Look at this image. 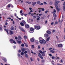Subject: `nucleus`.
Wrapping results in <instances>:
<instances>
[{
  "mask_svg": "<svg viewBox=\"0 0 65 65\" xmlns=\"http://www.w3.org/2000/svg\"><path fill=\"white\" fill-rule=\"evenodd\" d=\"M25 26L26 28H29V25L28 24H26V25H25Z\"/></svg>",
  "mask_w": 65,
  "mask_h": 65,
  "instance_id": "obj_11",
  "label": "nucleus"
},
{
  "mask_svg": "<svg viewBox=\"0 0 65 65\" xmlns=\"http://www.w3.org/2000/svg\"><path fill=\"white\" fill-rule=\"evenodd\" d=\"M21 50H19L18 51V52L21 53Z\"/></svg>",
  "mask_w": 65,
  "mask_h": 65,
  "instance_id": "obj_58",
  "label": "nucleus"
},
{
  "mask_svg": "<svg viewBox=\"0 0 65 65\" xmlns=\"http://www.w3.org/2000/svg\"><path fill=\"white\" fill-rule=\"evenodd\" d=\"M24 54V52H22L21 53V55H23Z\"/></svg>",
  "mask_w": 65,
  "mask_h": 65,
  "instance_id": "obj_33",
  "label": "nucleus"
},
{
  "mask_svg": "<svg viewBox=\"0 0 65 65\" xmlns=\"http://www.w3.org/2000/svg\"><path fill=\"white\" fill-rule=\"evenodd\" d=\"M39 55H38V56H39L40 57L41 56V54H40V53H39Z\"/></svg>",
  "mask_w": 65,
  "mask_h": 65,
  "instance_id": "obj_36",
  "label": "nucleus"
},
{
  "mask_svg": "<svg viewBox=\"0 0 65 65\" xmlns=\"http://www.w3.org/2000/svg\"><path fill=\"white\" fill-rule=\"evenodd\" d=\"M24 37L25 39H26L27 38V37L26 36H25Z\"/></svg>",
  "mask_w": 65,
  "mask_h": 65,
  "instance_id": "obj_29",
  "label": "nucleus"
},
{
  "mask_svg": "<svg viewBox=\"0 0 65 65\" xmlns=\"http://www.w3.org/2000/svg\"><path fill=\"white\" fill-rule=\"evenodd\" d=\"M42 10L43 11L44 10V9L43 8L42 9Z\"/></svg>",
  "mask_w": 65,
  "mask_h": 65,
  "instance_id": "obj_47",
  "label": "nucleus"
},
{
  "mask_svg": "<svg viewBox=\"0 0 65 65\" xmlns=\"http://www.w3.org/2000/svg\"><path fill=\"white\" fill-rule=\"evenodd\" d=\"M10 33L11 34H13V31L11 30L10 31Z\"/></svg>",
  "mask_w": 65,
  "mask_h": 65,
  "instance_id": "obj_18",
  "label": "nucleus"
},
{
  "mask_svg": "<svg viewBox=\"0 0 65 65\" xmlns=\"http://www.w3.org/2000/svg\"><path fill=\"white\" fill-rule=\"evenodd\" d=\"M43 56H45V54H44V53H43L42 54V55Z\"/></svg>",
  "mask_w": 65,
  "mask_h": 65,
  "instance_id": "obj_46",
  "label": "nucleus"
},
{
  "mask_svg": "<svg viewBox=\"0 0 65 65\" xmlns=\"http://www.w3.org/2000/svg\"><path fill=\"white\" fill-rule=\"evenodd\" d=\"M42 39V38L40 37L39 38V40H40V43H41V44H42L43 43H44L45 44V43H46V41L45 40H41Z\"/></svg>",
  "mask_w": 65,
  "mask_h": 65,
  "instance_id": "obj_1",
  "label": "nucleus"
},
{
  "mask_svg": "<svg viewBox=\"0 0 65 65\" xmlns=\"http://www.w3.org/2000/svg\"><path fill=\"white\" fill-rule=\"evenodd\" d=\"M20 24L22 26H24V23H23L21 22Z\"/></svg>",
  "mask_w": 65,
  "mask_h": 65,
  "instance_id": "obj_16",
  "label": "nucleus"
},
{
  "mask_svg": "<svg viewBox=\"0 0 65 65\" xmlns=\"http://www.w3.org/2000/svg\"><path fill=\"white\" fill-rule=\"evenodd\" d=\"M11 5L10 4H9L8 5V7H10Z\"/></svg>",
  "mask_w": 65,
  "mask_h": 65,
  "instance_id": "obj_37",
  "label": "nucleus"
},
{
  "mask_svg": "<svg viewBox=\"0 0 65 65\" xmlns=\"http://www.w3.org/2000/svg\"><path fill=\"white\" fill-rule=\"evenodd\" d=\"M56 59H60V58H59V57L56 56Z\"/></svg>",
  "mask_w": 65,
  "mask_h": 65,
  "instance_id": "obj_49",
  "label": "nucleus"
},
{
  "mask_svg": "<svg viewBox=\"0 0 65 65\" xmlns=\"http://www.w3.org/2000/svg\"><path fill=\"white\" fill-rule=\"evenodd\" d=\"M18 37L19 39H22V38H21V37L20 36H18Z\"/></svg>",
  "mask_w": 65,
  "mask_h": 65,
  "instance_id": "obj_31",
  "label": "nucleus"
},
{
  "mask_svg": "<svg viewBox=\"0 0 65 65\" xmlns=\"http://www.w3.org/2000/svg\"><path fill=\"white\" fill-rule=\"evenodd\" d=\"M40 53L41 54H43V52H42L41 51H40Z\"/></svg>",
  "mask_w": 65,
  "mask_h": 65,
  "instance_id": "obj_41",
  "label": "nucleus"
},
{
  "mask_svg": "<svg viewBox=\"0 0 65 65\" xmlns=\"http://www.w3.org/2000/svg\"><path fill=\"white\" fill-rule=\"evenodd\" d=\"M40 57V58H41V59H43V58L42 56H41Z\"/></svg>",
  "mask_w": 65,
  "mask_h": 65,
  "instance_id": "obj_35",
  "label": "nucleus"
},
{
  "mask_svg": "<svg viewBox=\"0 0 65 65\" xmlns=\"http://www.w3.org/2000/svg\"><path fill=\"white\" fill-rule=\"evenodd\" d=\"M46 32L47 33V34H51V31H46Z\"/></svg>",
  "mask_w": 65,
  "mask_h": 65,
  "instance_id": "obj_17",
  "label": "nucleus"
},
{
  "mask_svg": "<svg viewBox=\"0 0 65 65\" xmlns=\"http://www.w3.org/2000/svg\"><path fill=\"white\" fill-rule=\"evenodd\" d=\"M56 19V17H55L54 18V20H55Z\"/></svg>",
  "mask_w": 65,
  "mask_h": 65,
  "instance_id": "obj_62",
  "label": "nucleus"
},
{
  "mask_svg": "<svg viewBox=\"0 0 65 65\" xmlns=\"http://www.w3.org/2000/svg\"><path fill=\"white\" fill-rule=\"evenodd\" d=\"M31 46L33 48H34V45H31Z\"/></svg>",
  "mask_w": 65,
  "mask_h": 65,
  "instance_id": "obj_56",
  "label": "nucleus"
},
{
  "mask_svg": "<svg viewBox=\"0 0 65 65\" xmlns=\"http://www.w3.org/2000/svg\"><path fill=\"white\" fill-rule=\"evenodd\" d=\"M22 23H23V24H26V22H25V20H22Z\"/></svg>",
  "mask_w": 65,
  "mask_h": 65,
  "instance_id": "obj_21",
  "label": "nucleus"
},
{
  "mask_svg": "<svg viewBox=\"0 0 65 65\" xmlns=\"http://www.w3.org/2000/svg\"><path fill=\"white\" fill-rule=\"evenodd\" d=\"M44 36L45 37H47L48 36V35L46 34H45L44 35Z\"/></svg>",
  "mask_w": 65,
  "mask_h": 65,
  "instance_id": "obj_8",
  "label": "nucleus"
},
{
  "mask_svg": "<svg viewBox=\"0 0 65 65\" xmlns=\"http://www.w3.org/2000/svg\"><path fill=\"white\" fill-rule=\"evenodd\" d=\"M48 55L50 56H52V55L51 54H49Z\"/></svg>",
  "mask_w": 65,
  "mask_h": 65,
  "instance_id": "obj_57",
  "label": "nucleus"
},
{
  "mask_svg": "<svg viewBox=\"0 0 65 65\" xmlns=\"http://www.w3.org/2000/svg\"><path fill=\"white\" fill-rule=\"evenodd\" d=\"M21 15L23 16L24 15V13H23L21 14Z\"/></svg>",
  "mask_w": 65,
  "mask_h": 65,
  "instance_id": "obj_61",
  "label": "nucleus"
},
{
  "mask_svg": "<svg viewBox=\"0 0 65 65\" xmlns=\"http://www.w3.org/2000/svg\"><path fill=\"white\" fill-rule=\"evenodd\" d=\"M25 57L26 58H28V55L27 54H26L25 55Z\"/></svg>",
  "mask_w": 65,
  "mask_h": 65,
  "instance_id": "obj_26",
  "label": "nucleus"
},
{
  "mask_svg": "<svg viewBox=\"0 0 65 65\" xmlns=\"http://www.w3.org/2000/svg\"><path fill=\"white\" fill-rule=\"evenodd\" d=\"M24 43L26 46V47H28V45L26 43Z\"/></svg>",
  "mask_w": 65,
  "mask_h": 65,
  "instance_id": "obj_24",
  "label": "nucleus"
},
{
  "mask_svg": "<svg viewBox=\"0 0 65 65\" xmlns=\"http://www.w3.org/2000/svg\"><path fill=\"white\" fill-rule=\"evenodd\" d=\"M3 60L4 61V62H6V59L5 58H3Z\"/></svg>",
  "mask_w": 65,
  "mask_h": 65,
  "instance_id": "obj_22",
  "label": "nucleus"
},
{
  "mask_svg": "<svg viewBox=\"0 0 65 65\" xmlns=\"http://www.w3.org/2000/svg\"><path fill=\"white\" fill-rule=\"evenodd\" d=\"M13 43H15V44H16V42H15V41H14V40L13 41Z\"/></svg>",
  "mask_w": 65,
  "mask_h": 65,
  "instance_id": "obj_44",
  "label": "nucleus"
},
{
  "mask_svg": "<svg viewBox=\"0 0 65 65\" xmlns=\"http://www.w3.org/2000/svg\"><path fill=\"white\" fill-rule=\"evenodd\" d=\"M37 3L38 4H39L40 3V1H38L37 2Z\"/></svg>",
  "mask_w": 65,
  "mask_h": 65,
  "instance_id": "obj_27",
  "label": "nucleus"
},
{
  "mask_svg": "<svg viewBox=\"0 0 65 65\" xmlns=\"http://www.w3.org/2000/svg\"><path fill=\"white\" fill-rule=\"evenodd\" d=\"M37 20L38 21H39V20H40V19L39 18H37Z\"/></svg>",
  "mask_w": 65,
  "mask_h": 65,
  "instance_id": "obj_45",
  "label": "nucleus"
},
{
  "mask_svg": "<svg viewBox=\"0 0 65 65\" xmlns=\"http://www.w3.org/2000/svg\"><path fill=\"white\" fill-rule=\"evenodd\" d=\"M35 28L37 30H39V29H40V27L39 26H38L37 25H35Z\"/></svg>",
  "mask_w": 65,
  "mask_h": 65,
  "instance_id": "obj_2",
  "label": "nucleus"
},
{
  "mask_svg": "<svg viewBox=\"0 0 65 65\" xmlns=\"http://www.w3.org/2000/svg\"><path fill=\"white\" fill-rule=\"evenodd\" d=\"M58 46L59 47H61L62 46V45L61 44H58Z\"/></svg>",
  "mask_w": 65,
  "mask_h": 65,
  "instance_id": "obj_13",
  "label": "nucleus"
},
{
  "mask_svg": "<svg viewBox=\"0 0 65 65\" xmlns=\"http://www.w3.org/2000/svg\"><path fill=\"white\" fill-rule=\"evenodd\" d=\"M26 3H27L28 4H31V2H26Z\"/></svg>",
  "mask_w": 65,
  "mask_h": 65,
  "instance_id": "obj_20",
  "label": "nucleus"
},
{
  "mask_svg": "<svg viewBox=\"0 0 65 65\" xmlns=\"http://www.w3.org/2000/svg\"><path fill=\"white\" fill-rule=\"evenodd\" d=\"M50 38H51V37H49L48 38L46 39V41H49V39H50Z\"/></svg>",
  "mask_w": 65,
  "mask_h": 65,
  "instance_id": "obj_14",
  "label": "nucleus"
},
{
  "mask_svg": "<svg viewBox=\"0 0 65 65\" xmlns=\"http://www.w3.org/2000/svg\"><path fill=\"white\" fill-rule=\"evenodd\" d=\"M51 58L53 59H55V57H54V56H52Z\"/></svg>",
  "mask_w": 65,
  "mask_h": 65,
  "instance_id": "obj_40",
  "label": "nucleus"
},
{
  "mask_svg": "<svg viewBox=\"0 0 65 65\" xmlns=\"http://www.w3.org/2000/svg\"><path fill=\"white\" fill-rule=\"evenodd\" d=\"M50 52L51 53H52V54H54V53H55V52L53 50H51L50 51Z\"/></svg>",
  "mask_w": 65,
  "mask_h": 65,
  "instance_id": "obj_10",
  "label": "nucleus"
},
{
  "mask_svg": "<svg viewBox=\"0 0 65 65\" xmlns=\"http://www.w3.org/2000/svg\"><path fill=\"white\" fill-rule=\"evenodd\" d=\"M30 40L31 42H34V39L33 38L31 39Z\"/></svg>",
  "mask_w": 65,
  "mask_h": 65,
  "instance_id": "obj_15",
  "label": "nucleus"
},
{
  "mask_svg": "<svg viewBox=\"0 0 65 65\" xmlns=\"http://www.w3.org/2000/svg\"><path fill=\"white\" fill-rule=\"evenodd\" d=\"M18 43L19 44H21L22 43V41H18Z\"/></svg>",
  "mask_w": 65,
  "mask_h": 65,
  "instance_id": "obj_23",
  "label": "nucleus"
},
{
  "mask_svg": "<svg viewBox=\"0 0 65 65\" xmlns=\"http://www.w3.org/2000/svg\"><path fill=\"white\" fill-rule=\"evenodd\" d=\"M43 3L44 4H47V3H46V2H44Z\"/></svg>",
  "mask_w": 65,
  "mask_h": 65,
  "instance_id": "obj_50",
  "label": "nucleus"
},
{
  "mask_svg": "<svg viewBox=\"0 0 65 65\" xmlns=\"http://www.w3.org/2000/svg\"><path fill=\"white\" fill-rule=\"evenodd\" d=\"M52 47L50 48H49V50H52Z\"/></svg>",
  "mask_w": 65,
  "mask_h": 65,
  "instance_id": "obj_59",
  "label": "nucleus"
},
{
  "mask_svg": "<svg viewBox=\"0 0 65 65\" xmlns=\"http://www.w3.org/2000/svg\"><path fill=\"white\" fill-rule=\"evenodd\" d=\"M36 2H32V5H33V6H34V5L36 4Z\"/></svg>",
  "mask_w": 65,
  "mask_h": 65,
  "instance_id": "obj_5",
  "label": "nucleus"
},
{
  "mask_svg": "<svg viewBox=\"0 0 65 65\" xmlns=\"http://www.w3.org/2000/svg\"><path fill=\"white\" fill-rule=\"evenodd\" d=\"M60 1H57L56 2H55V3H56L55 4L56 5H58V3H60Z\"/></svg>",
  "mask_w": 65,
  "mask_h": 65,
  "instance_id": "obj_12",
  "label": "nucleus"
},
{
  "mask_svg": "<svg viewBox=\"0 0 65 65\" xmlns=\"http://www.w3.org/2000/svg\"><path fill=\"white\" fill-rule=\"evenodd\" d=\"M31 16H33L34 15V14L32 13L31 14Z\"/></svg>",
  "mask_w": 65,
  "mask_h": 65,
  "instance_id": "obj_52",
  "label": "nucleus"
},
{
  "mask_svg": "<svg viewBox=\"0 0 65 65\" xmlns=\"http://www.w3.org/2000/svg\"><path fill=\"white\" fill-rule=\"evenodd\" d=\"M21 50L23 52H25V51H26V50H25V48H22L21 49Z\"/></svg>",
  "mask_w": 65,
  "mask_h": 65,
  "instance_id": "obj_7",
  "label": "nucleus"
},
{
  "mask_svg": "<svg viewBox=\"0 0 65 65\" xmlns=\"http://www.w3.org/2000/svg\"><path fill=\"white\" fill-rule=\"evenodd\" d=\"M6 32H7L8 34H9L8 31V30H6Z\"/></svg>",
  "mask_w": 65,
  "mask_h": 65,
  "instance_id": "obj_54",
  "label": "nucleus"
},
{
  "mask_svg": "<svg viewBox=\"0 0 65 65\" xmlns=\"http://www.w3.org/2000/svg\"><path fill=\"white\" fill-rule=\"evenodd\" d=\"M19 29H21V31H23V32H25V30H24V29H23V28H22L21 27H19Z\"/></svg>",
  "mask_w": 65,
  "mask_h": 65,
  "instance_id": "obj_6",
  "label": "nucleus"
},
{
  "mask_svg": "<svg viewBox=\"0 0 65 65\" xmlns=\"http://www.w3.org/2000/svg\"><path fill=\"white\" fill-rule=\"evenodd\" d=\"M53 12H54L56 13V10L54 9L53 10Z\"/></svg>",
  "mask_w": 65,
  "mask_h": 65,
  "instance_id": "obj_53",
  "label": "nucleus"
},
{
  "mask_svg": "<svg viewBox=\"0 0 65 65\" xmlns=\"http://www.w3.org/2000/svg\"><path fill=\"white\" fill-rule=\"evenodd\" d=\"M30 31H32V32L30 31V33H32L33 32H34V31H33V30H34V29H33V28H30Z\"/></svg>",
  "mask_w": 65,
  "mask_h": 65,
  "instance_id": "obj_4",
  "label": "nucleus"
},
{
  "mask_svg": "<svg viewBox=\"0 0 65 65\" xmlns=\"http://www.w3.org/2000/svg\"><path fill=\"white\" fill-rule=\"evenodd\" d=\"M63 10L64 11H65V6H64L63 7Z\"/></svg>",
  "mask_w": 65,
  "mask_h": 65,
  "instance_id": "obj_30",
  "label": "nucleus"
},
{
  "mask_svg": "<svg viewBox=\"0 0 65 65\" xmlns=\"http://www.w3.org/2000/svg\"><path fill=\"white\" fill-rule=\"evenodd\" d=\"M43 3H41L40 4H39V5H43Z\"/></svg>",
  "mask_w": 65,
  "mask_h": 65,
  "instance_id": "obj_39",
  "label": "nucleus"
},
{
  "mask_svg": "<svg viewBox=\"0 0 65 65\" xmlns=\"http://www.w3.org/2000/svg\"><path fill=\"white\" fill-rule=\"evenodd\" d=\"M30 60L31 62L33 61V60H32V57L30 58Z\"/></svg>",
  "mask_w": 65,
  "mask_h": 65,
  "instance_id": "obj_51",
  "label": "nucleus"
},
{
  "mask_svg": "<svg viewBox=\"0 0 65 65\" xmlns=\"http://www.w3.org/2000/svg\"><path fill=\"white\" fill-rule=\"evenodd\" d=\"M37 17H36V16H34L32 17V18L34 19H35V18H36Z\"/></svg>",
  "mask_w": 65,
  "mask_h": 65,
  "instance_id": "obj_25",
  "label": "nucleus"
},
{
  "mask_svg": "<svg viewBox=\"0 0 65 65\" xmlns=\"http://www.w3.org/2000/svg\"><path fill=\"white\" fill-rule=\"evenodd\" d=\"M42 14H39V16H41V15H42Z\"/></svg>",
  "mask_w": 65,
  "mask_h": 65,
  "instance_id": "obj_63",
  "label": "nucleus"
},
{
  "mask_svg": "<svg viewBox=\"0 0 65 65\" xmlns=\"http://www.w3.org/2000/svg\"><path fill=\"white\" fill-rule=\"evenodd\" d=\"M10 41L11 43H13V40L12 39H10Z\"/></svg>",
  "mask_w": 65,
  "mask_h": 65,
  "instance_id": "obj_9",
  "label": "nucleus"
},
{
  "mask_svg": "<svg viewBox=\"0 0 65 65\" xmlns=\"http://www.w3.org/2000/svg\"><path fill=\"white\" fill-rule=\"evenodd\" d=\"M58 21H56L55 23V25H57V24H58Z\"/></svg>",
  "mask_w": 65,
  "mask_h": 65,
  "instance_id": "obj_32",
  "label": "nucleus"
},
{
  "mask_svg": "<svg viewBox=\"0 0 65 65\" xmlns=\"http://www.w3.org/2000/svg\"><path fill=\"white\" fill-rule=\"evenodd\" d=\"M53 15L54 17H57V16L56 15V13H54L53 14Z\"/></svg>",
  "mask_w": 65,
  "mask_h": 65,
  "instance_id": "obj_34",
  "label": "nucleus"
},
{
  "mask_svg": "<svg viewBox=\"0 0 65 65\" xmlns=\"http://www.w3.org/2000/svg\"><path fill=\"white\" fill-rule=\"evenodd\" d=\"M21 46L24 47V44H21Z\"/></svg>",
  "mask_w": 65,
  "mask_h": 65,
  "instance_id": "obj_38",
  "label": "nucleus"
},
{
  "mask_svg": "<svg viewBox=\"0 0 65 65\" xmlns=\"http://www.w3.org/2000/svg\"><path fill=\"white\" fill-rule=\"evenodd\" d=\"M54 24V22H52L51 23V25H53Z\"/></svg>",
  "mask_w": 65,
  "mask_h": 65,
  "instance_id": "obj_60",
  "label": "nucleus"
},
{
  "mask_svg": "<svg viewBox=\"0 0 65 65\" xmlns=\"http://www.w3.org/2000/svg\"><path fill=\"white\" fill-rule=\"evenodd\" d=\"M55 7L57 10L58 11H59V10H60V9L58 8V6L56 4H55Z\"/></svg>",
  "mask_w": 65,
  "mask_h": 65,
  "instance_id": "obj_3",
  "label": "nucleus"
},
{
  "mask_svg": "<svg viewBox=\"0 0 65 65\" xmlns=\"http://www.w3.org/2000/svg\"><path fill=\"white\" fill-rule=\"evenodd\" d=\"M47 12H48V11L47 10L46 11H45L44 12L45 13H47Z\"/></svg>",
  "mask_w": 65,
  "mask_h": 65,
  "instance_id": "obj_42",
  "label": "nucleus"
},
{
  "mask_svg": "<svg viewBox=\"0 0 65 65\" xmlns=\"http://www.w3.org/2000/svg\"><path fill=\"white\" fill-rule=\"evenodd\" d=\"M63 5L64 6H65V2L64 3V4H63Z\"/></svg>",
  "mask_w": 65,
  "mask_h": 65,
  "instance_id": "obj_64",
  "label": "nucleus"
},
{
  "mask_svg": "<svg viewBox=\"0 0 65 65\" xmlns=\"http://www.w3.org/2000/svg\"><path fill=\"white\" fill-rule=\"evenodd\" d=\"M11 30H14V27L13 26H12L11 28Z\"/></svg>",
  "mask_w": 65,
  "mask_h": 65,
  "instance_id": "obj_19",
  "label": "nucleus"
},
{
  "mask_svg": "<svg viewBox=\"0 0 65 65\" xmlns=\"http://www.w3.org/2000/svg\"><path fill=\"white\" fill-rule=\"evenodd\" d=\"M18 57H20L21 56V55L19 54H18Z\"/></svg>",
  "mask_w": 65,
  "mask_h": 65,
  "instance_id": "obj_43",
  "label": "nucleus"
},
{
  "mask_svg": "<svg viewBox=\"0 0 65 65\" xmlns=\"http://www.w3.org/2000/svg\"><path fill=\"white\" fill-rule=\"evenodd\" d=\"M20 13H22L23 12V11L22 10H21L20 11Z\"/></svg>",
  "mask_w": 65,
  "mask_h": 65,
  "instance_id": "obj_55",
  "label": "nucleus"
},
{
  "mask_svg": "<svg viewBox=\"0 0 65 65\" xmlns=\"http://www.w3.org/2000/svg\"><path fill=\"white\" fill-rule=\"evenodd\" d=\"M41 62L43 63H44V60H42L41 61Z\"/></svg>",
  "mask_w": 65,
  "mask_h": 65,
  "instance_id": "obj_28",
  "label": "nucleus"
},
{
  "mask_svg": "<svg viewBox=\"0 0 65 65\" xmlns=\"http://www.w3.org/2000/svg\"><path fill=\"white\" fill-rule=\"evenodd\" d=\"M28 52H27V51H25L24 52V54H27V53Z\"/></svg>",
  "mask_w": 65,
  "mask_h": 65,
  "instance_id": "obj_48",
  "label": "nucleus"
}]
</instances>
